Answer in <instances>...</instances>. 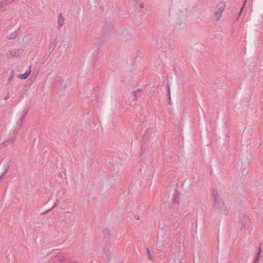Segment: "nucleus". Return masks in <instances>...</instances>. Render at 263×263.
I'll return each instance as SVG.
<instances>
[{
  "label": "nucleus",
  "instance_id": "obj_1",
  "mask_svg": "<svg viewBox=\"0 0 263 263\" xmlns=\"http://www.w3.org/2000/svg\"><path fill=\"white\" fill-rule=\"evenodd\" d=\"M225 5L222 4L219 6L213 14V18L216 21H219L221 16L222 13L224 10Z\"/></svg>",
  "mask_w": 263,
  "mask_h": 263
},
{
  "label": "nucleus",
  "instance_id": "obj_2",
  "mask_svg": "<svg viewBox=\"0 0 263 263\" xmlns=\"http://www.w3.org/2000/svg\"><path fill=\"white\" fill-rule=\"evenodd\" d=\"M215 205L217 208L223 209L225 205L222 199L218 197H215L214 198Z\"/></svg>",
  "mask_w": 263,
  "mask_h": 263
},
{
  "label": "nucleus",
  "instance_id": "obj_3",
  "mask_svg": "<svg viewBox=\"0 0 263 263\" xmlns=\"http://www.w3.org/2000/svg\"><path fill=\"white\" fill-rule=\"evenodd\" d=\"M141 219L140 216L138 214H134L131 218L132 221L134 223H137Z\"/></svg>",
  "mask_w": 263,
  "mask_h": 263
},
{
  "label": "nucleus",
  "instance_id": "obj_4",
  "mask_svg": "<svg viewBox=\"0 0 263 263\" xmlns=\"http://www.w3.org/2000/svg\"><path fill=\"white\" fill-rule=\"evenodd\" d=\"M30 72H31V70L29 69V70L26 71L25 73H24L23 74H19L18 76V78L21 79H26L29 77V74H30Z\"/></svg>",
  "mask_w": 263,
  "mask_h": 263
},
{
  "label": "nucleus",
  "instance_id": "obj_5",
  "mask_svg": "<svg viewBox=\"0 0 263 263\" xmlns=\"http://www.w3.org/2000/svg\"><path fill=\"white\" fill-rule=\"evenodd\" d=\"M59 25L62 26L64 23V18L61 14H60L59 16V19L58 21Z\"/></svg>",
  "mask_w": 263,
  "mask_h": 263
},
{
  "label": "nucleus",
  "instance_id": "obj_6",
  "mask_svg": "<svg viewBox=\"0 0 263 263\" xmlns=\"http://www.w3.org/2000/svg\"><path fill=\"white\" fill-rule=\"evenodd\" d=\"M26 114H27V111L26 110H24L21 115V120H23L25 119V118L26 117Z\"/></svg>",
  "mask_w": 263,
  "mask_h": 263
},
{
  "label": "nucleus",
  "instance_id": "obj_7",
  "mask_svg": "<svg viewBox=\"0 0 263 263\" xmlns=\"http://www.w3.org/2000/svg\"><path fill=\"white\" fill-rule=\"evenodd\" d=\"M145 5H144V4L143 3H141L140 4V7L141 8H143L144 7Z\"/></svg>",
  "mask_w": 263,
  "mask_h": 263
},
{
  "label": "nucleus",
  "instance_id": "obj_8",
  "mask_svg": "<svg viewBox=\"0 0 263 263\" xmlns=\"http://www.w3.org/2000/svg\"><path fill=\"white\" fill-rule=\"evenodd\" d=\"M247 224L248 226L250 225V220L249 219H247Z\"/></svg>",
  "mask_w": 263,
  "mask_h": 263
},
{
  "label": "nucleus",
  "instance_id": "obj_9",
  "mask_svg": "<svg viewBox=\"0 0 263 263\" xmlns=\"http://www.w3.org/2000/svg\"><path fill=\"white\" fill-rule=\"evenodd\" d=\"M69 263H79V262L73 261V262H69Z\"/></svg>",
  "mask_w": 263,
  "mask_h": 263
}]
</instances>
